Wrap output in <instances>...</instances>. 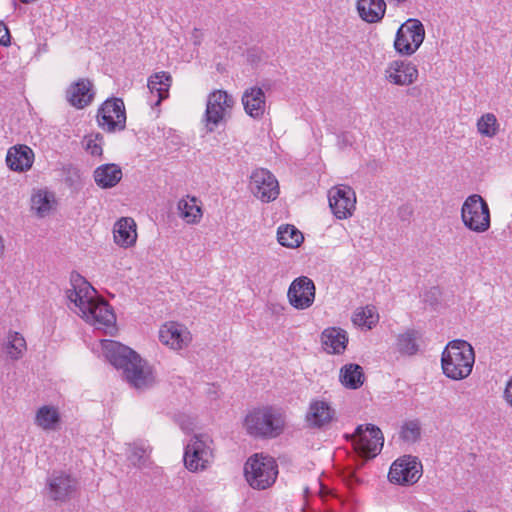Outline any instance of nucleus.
<instances>
[{"label": "nucleus", "mask_w": 512, "mask_h": 512, "mask_svg": "<svg viewBox=\"0 0 512 512\" xmlns=\"http://www.w3.org/2000/svg\"><path fill=\"white\" fill-rule=\"evenodd\" d=\"M105 358L118 370L123 371L127 382L136 389L151 387L155 382L152 368L134 350L112 340H101Z\"/></svg>", "instance_id": "1"}, {"label": "nucleus", "mask_w": 512, "mask_h": 512, "mask_svg": "<svg viewBox=\"0 0 512 512\" xmlns=\"http://www.w3.org/2000/svg\"><path fill=\"white\" fill-rule=\"evenodd\" d=\"M69 309L87 320H115L113 309L96 290L79 274L72 275L70 287L66 290Z\"/></svg>", "instance_id": "2"}, {"label": "nucleus", "mask_w": 512, "mask_h": 512, "mask_svg": "<svg viewBox=\"0 0 512 512\" xmlns=\"http://www.w3.org/2000/svg\"><path fill=\"white\" fill-rule=\"evenodd\" d=\"M285 415L277 407L264 405L248 411L243 420L247 434L256 438H276L285 428Z\"/></svg>", "instance_id": "3"}, {"label": "nucleus", "mask_w": 512, "mask_h": 512, "mask_svg": "<svg viewBox=\"0 0 512 512\" xmlns=\"http://www.w3.org/2000/svg\"><path fill=\"white\" fill-rule=\"evenodd\" d=\"M475 363L473 347L465 340L450 341L441 355L443 374L452 380L466 379Z\"/></svg>", "instance_id": "4"}, {"label": "nucleus", "mask_w": 512, "mask_h": 512, "mask_svg": "<svg viewBox=\"0 0 512 512\" xmlns=\"http://www.w3.org/2000/svg\"><path fill=\"white\" fill-rule=\"evenodd\" d=\"M235 99L227 91L216 89L209 93L202 122L206 132L212 133L219 126L225 125L231 118Z\"/></svg>", "instance_id": "5"}, {"label": "nucleus", "mask_w": 512, "mask_h": 512, "mask_svg": "<svg viewBox=\"0 0 512 512\" xmlns=\"http://www.w3.org/2000/svg\"><path fill=\"white\" fill-rule=\"evenodd\" d=\"M244 475L252 488L264 490L275 483L278 465L275 459L268 455L254 454L245 463Z\"/></svg>", "instance_id": "6"}, {"label": "nucleus", "mask_w": 512, "mask_h": 512, "mask_svg": "<svg viewBox=\"0 0 512 512\" xmlns=\"http://www.w3.org/2000/svg\"><path fill=\"white\" fill-rule=\"evenodd\" d=\"M213 440L207 434H196L187 442L184 449V465L193 473L210 467L214 459Z\"/></svg>", "instance_id": "7"}, {"label": "nucleus", "mask_w": 512, "mask_h": 512, "mask_svg": "<svg viewBox=\"0 0 512 512\" xmlns=\"http://www.w3.org/2000/svg\"><path fill=\"white\" fill-rule=\"evenodd\" d=\"M463 225L475 233H484L491 226L490 209L487 202L478 194L469 195L461 207Z\"/></svg>", "instance_id": "8"}, {"label": "nucleus", "mask_w": 512, "mask_h": 512, "mask_svg": "<svg viewBox=\"0 0 512 512\" xmlns=\"http://www.w3.org/2000/svg\"><path fill=\"white\" fill-rule=\"evenodd\" d=\"M424 39V25L420 20L410 18L398 28L393 46L399 55L410 57L420 48Z\"/></svg>", "instance_id": "9"}, {"label": "nucleus", "mask_w": 512, "mask_h": 512, "mask_svg": "<svg viewBox=\"0 0 512 512\" xmlns=\"http://www.w3.org/2000/svg\"><path fill=\"white\" fill-rule=\"evenodd\" d=\"M423 473L422 463L417 457L404 455L396 459L389 470L388 479L391 483L410 486L418 482Z\"/></svg>", "instance_id": "10"}, {"label": "nucleus", "mask_w": 512, "mask_h": 512, "mask_svg": "<svg viewBox=\"0 0 512 512\" xmlns=\"http://www.w3.org/2000/svg\"><path fill=\"white\" fill-rule=\"evenodd\" d=\"M385 81L394 86L409 87L417 82L419 69L416 64L407 59L389 61L383 71Z\"/></svg>", "instance_id": "11"}, {"label": "nucleus", "mask_w": 512, "mask_h": 512, "mask_svg": "<svg viewBox=\"0 0 512 512\" xmlns=\"http://www.w3.org/2000/svg\"><path fill=\"white\" fill-rule=\"evenodd\" d=\"M355 449L365 457H375L380 453L384 437L380 428L373 424L359 425L353 435Z\"/></svg>", "instance_id": "12"}, {"label": "nucleus", "mask_w": 512, "mask_h": 512, "mask_svg": "<svg viewBox=\"0 0 512 512\" xmlns=\"http://www.w3.org/2000/svg\"><path fill=\"white\" fill-rule=\"evenodd\" d=\"M97 121L99 126L107 132L123 130L126 125V111L122 99L106 100L98 110Z\"/></svg>", "instance_id": "13"}, {"label": "nucleus", "mask_w": 512, "mask_h": 512, "mask_svg": "<svg viewBox=\"0 0 512 512\" xmlns=\"http://www.w3.org/2000/svg\"><path fill=\"white\" fill-rule=\"evenodd\" d=\"M328 201L332 213L337 219L350 218L356 208L355 191L347 185H337L328 191Z\"/></svg>", "instance_id": "14"}, {"label": "nucleus", "mask_w": 512, "mask_h": 512, "mask_svg": "<svg viewBox=\"0 0 512 512\" xmlns=\"http://www.w3.org/2000/svg\"><path fill=\"white\" fill-rule=\"evenodd\" d=\"M77 485L71 475L62 471L53 472L47 479V495L51 500L63 503L74 496Z\"/></svg>", "instance_id": "15"}, {"label": "nucleus", "mask_w": 512, "mask_h": 512, "mask_svg": "<svg viewBox=\"0 0 512 512\" xmlns=\"http://www.w3.org/2000/svg\"><path fill=\"white\" fill-rule=\"evenodd\" d=\"M252 193L263 202L275 200L279 195V184L275 176L266 169H256L250 177Z\"/></svg>", "instance_id": "16"}, {"label": "nucleus", "mask_w": 512, "mask_h": 512, "mask_svg": "<svg viewBox=\"0 0 512 512\" xmlns=\"http://www.w3.org/2000/svg\"><path fill=\"white\" fill-rule=\"evenodd\" d=\"M315 291L314 282L307 276H300L290 284L287 297L292 307L304 310L313 304Z\"/></svg>", "instance_id": "17"}, {"label": "nucleus", "mask_w": 512, "mask_h": 512, "mask_svg": "<svg viewBox=\"0 0 512 512\" xmlns=\"http://www.w3.org/2000/svg\"><path fill=\"white\" fill-rule=\"evenodd\" d=\"M336 411L330 402L323 399L310 401L306 414L305 424L311 429H321L329 426L335 419Z\"/></svg>", "instance_id": "18"}, {"label": "nucleus", "mask_w": 512, "mask_h": 512, "mask_svg": "<svg viewBox=\"0 0 512 512\" xmlns=\"http://www.w3.org/2000/svg\"><path fill=\"white\" fill-rule=\"evenodd\" d=\"M159 340L163 345L178 351L189 346L192 335L181 322H165L159 330Z\"/></svg>", "instance_id": "19"}, {"label": "nucleus", "mask_w": 512, "mask_h": 512, "mask_svg": "<svg viewBox=\"0 0 512 512\" xmlns=\"http://www.w3.org/2000/svg\"><path fill=\"white\" fill-rule=\"evenodd\" d=\"M65 96L71 106L77 109H83L89 106L94 100V85L88 78H80L69 85Z\"/></svg>", "instance_id": "20"}, {"label": "nucleus", "mask_w": 512, "mask_h": 512, "mask_svg": "<svg viewBox=\"0 0 512 512\" xmlns=\"http://www.w3.org/2000/svg\"><path fill=\"white\" fill-rule=\"evenodd\" d=\"M137 225L131 217H121L113 226L114 243L124 249L134 247L137 241Z\"/></svg>", "instance_id": "21"}, {"label": "nucleus", "mask_w": 512, "mask_h": 512, "mask_svg": "<svg viewBox=\"0 0 512 512\" xmlns=\"http://www.w3.org/2000/svg\"><path fill=\"white\" fill-rule=\"evenodd\" d=\"M34 424L46 432L59 430L62 425L60 408L53 404L39 406L35 411Z\"/></svg>", "instance_id": "22"}, {"label": "nucleus", "mask_w": 512, "mask_h": 512, "mask_svg": "<svg viewBox=\"0 0 512 512\" xmlns=\"http://www.w3.org/2000/svg\"><path fill=\"white\" fill-rule=\"evenodd\" d=\"M34 162V152L26 145H16L9 148L6 155L7 166L17 172L28 171Z\"/></svg>", "instance_id": "23"}, {"label": "nucleus", "mask_w": 512, "mask_h": 512, "mask_svg": "<svg viewBox=\"0 0 512 512\" xmlns=\"http://www.w3.org/2000/svg\"><path fill=\"white\" fill-rule=\"evenodd\" d=\"M348 344L347 332L338 327H330L321 333V345L328 354H342Z\"/></svg>", "instance_id": "24"}, {"label": "nucleus", "mask_w": 512, "mask_h": 512, "mask_svg": "<svg viewBox=\"0 0 512 512\" xmlns=\"http://www.w3.org/2000/svg\"><path fill=\"white\" fill-rule=\"evenodd\" d=\"M242 104L245 112L254 119L263 117L266 108L264 91L259 87L246 89L242 96Z\"/></svg>", "instance_id": "25"}, {"label": "nucleus", "mask_w": 512, "mask_h": 512, "mask_svg": "<svg viewBox=\"0 0 512 512\" xmlns=\"http://www.w3.org/2000/svg\"><path fill=\"white\" fill-rule=\"evenodd\" d=\"M386 8L384 0H357L356 2L359 17L369 24L380 22L385 16Z\"/></svg>", "instance_id": "26"}, {"label": "nucleus", "mask_w": 512, "mask_h": 512, "mask_svg": "<svg viewBox=\"0 0 512 512\" xmlns=\"http://www.w3.org/2000/svg\"><path fill=\"white\" fill-rule=\"evenodd\" d=\"M27 350L25 338L21 333L9 331L1 343L3 355L11 361L21 359Z\"/></svg>", "instance_id": "27"}, {"label": "nucleus", "mask_w": 512, "mask_h": 512, "mask_svg": "<svg viewBox=\"0 0 512 512\" xmlns=\"http://www.w3.org/2000/svg\"><path fill=\"white\" fill-rule=\"evenodd\" d=\"M122 170L116 164H103L94 170L93 177L95 183L103 188H112L122 179Z\"/></svg>", "instance_id": "28"}, {"label": "nucleus", "mask_w": 512, "mask_h": 512, "mask_svg": "<svg viewBox=\"0 0 512 512\" xmlns=\"http://www.w3.org/2000/svg\"><path fill=\"white\" fill-rule=\"evenodd\" d=\"M172 85V77L168 72L160 71L148 78L147 87L152 95H156L155 105H159L169 96V89Z\"/></svg>", "instance_id": "29"}, {"label": "nucleus", "mask_w": 512, "mask_h": 512, "mask_svg": "<svg viewBox=\"0 0 512 512\" xmlns=\"http://www.w3.org/2000/svg\"><path fill=\"white\" fill-rule=\"evenodd\" d=\"M178 210L180 217L187 224H198L203 216L201 206L196 197L187 196L182 198L178 202Z\"/></svg>", "instance_id": "30"}, {"label": "nucleus", "mask_w": 512, "mask_h": 512, "mask_svg": "<svg viewBox=\"0 0 512 512\" xmlns=\"http://www.w3.org/2000/svg\"><path fill=\"white\" fill-rule=\"evenodd\" d=\"M339 380L348 389H357L364 382V373L358 364H346L340 369Z\"/></svg>", "instance_id": "31"}, {"label": "nucleus", "mask_w": 512, "mask_h": 512, "mask_svg": "<svg viewBox=\"0 0 512 512\" xmlns=\"http://www.w3.org/2000/svg\"><path fill=\"white\" fill-rule=\"evenodd\" d=\"M422 334L416 330H408L397 338V349L401 354L414 355L418 352Z\"/></svg>", "instance_id": "32"}, {"label": "nucleus", "mask_w": 512, "mask_h": 512, "mask_svg": "<svg viewBox=\"0 0 512 512\" xmlns=\"http://www.w3.org/2000/svg\"><path fill=\"white\" fill-rule=\"evenodd\" d=\"M277 239L284 247L297 248L303 242L304 236L294 225L287 224L278 228Z\"/></svg>", "instance_id": "33"}, {"label": "nucleus", "mask_w": 512, "mask_h": 512, "mask_svg": "<svg viewBox=\"0 0 512 512\" xmlns=\"http://www.w3.org/2000/svg\"><path fill=\"white\" fill-rule=\"evenodd\" d=\"M31 204L37 215L44 217L54 208L55 196L47 190H38L32 195Z\"/></svg>", "instance_id": "34"}, {"label": "nucleus", "mask_w": 512, "mask_h": 512, "mask_svg": "<svg viewBox=\"0 0 512 512\" xmlns=\"http://www.w3.org/2000/svg\"><path fill=\"white\" fill-rule=\"evenodd\" d=\"M476 128L481 136L494 138L499 133L500 124L493 113L487 112L478 118Z\"/></svg>", "instance_id": "35"}, {"label": "nucleus", "mask_w": 512, "mask_h": 512, "mask_svg": "<svg viewBox=\"0 0 512 512\" xmlns=\"http://www.w3.org/2000/svg\"><path fill=\"white\" fill-rule=\"evenodd\" d=\"M151 448L147 441H137L128 446V459L133 465H142L150 454Z\"/></svg>", "instance_id": "36"}, {"label": "nucleus", "mask_w": 512, "mask_h": 512, "mask_svg": "<svg viewBox=\"0 0 512 512\" xmlns=\"http://www.w3.org/2000/svg\"><path fill=\"white\" fill-rule=\"evenodd\" d=\"M421 435L420 423L417 420L406 421L400 431L401 438L409 443L416 442Z\"/></svg>", "instance_id": "37"}, {"label": "nucleus", "mask_w": 512, "mask_h": 512, "mask_svg": "<svg viewBox=\"0 0 512 512\" xmlns=\"http://www.w3.org/2000/svg\"><path fill=\"white\" fill-rule=\"evenodd\" d=\"M102 140L103 137L100 134L85 137L84 146L86 151L92 156H101L103 152Z\"/></svg>", "instance_id": "38"}, {"label": "nucleus", "mask_w": 512, "mask_h": 512, "mask_svg": "<svg viewBox=\"0 0 512 512\" xmlns=\"http://www.w3.org/2000/svg\"><path fill=\"white\" fill-rule=\"evenodd\" d=\"M374 317L379 318L377 308L374 305H366L355 310L352 320H369Z\"/></svg>", "instance_id": "39"}, {"label": "nucleus", "mask_w": 512, "mask_h": 512, "mask_svg": "<svg viewBox=\"0 0 512 512\" xmlns=\"http://www.w3.org/2000/svg\"><path fill=\"white\" fill-rule=\"evenodd\" d=\"M175 422L180 426V428L189 432L192 431L195 427V418L186 413H179L174 416Z\"/></svg>", "instance_id": "40"}, {"label": "nucleus", "mask_w": 512, "mask_h": 512, "mask_svg": "<svg viewBox=\"0 0 512 512\" xmlns=\"http://www.w3.org/2000/svg\"><path fill=\"white\" fill-rule=\"evenodd\" d=\"M93 327L108 335H115L118 331L117 322H93Z\"/></svg>", "instance_id": "41"}, {"label": "nucleus", "mask_w": 512, "mask_h": 512, "mask_svg": "<svg viewBox=\"0 0 512 512\" xmlns=\"http://www.w3.org/2000/svg\"><path fill=\"white\" fill-rule=\"evenodd\" d=\"M441 297V290L438 287H432L424 294L425 302H429L432 306L438 304Z\"/></svg>", "instance_id": "42"}, {"label": "nucleus", "mask_w": 512, "mask_h": 512, "mask_svg": "<svg viewBox=\"0 0 512 512\" xmlns=\"http://www.w3.org/2000/svg\"><path fill=\"white\" fill-rule=\"evenodd\" d=\"M10 43V33L7 26L0 22V44L7 45Z\"/></svg>", "instance_id": "43"}, {"label": "nucleus", "mask_w": 512, "mask_h": 512, "mask_svg": "<svg viewBox=\"0 0 512 512\" xmlns=\"http://www.w3.org/2000/svg\"><path fill=\"white\" fill-rule=\"evenodd\" d=\"M503 398L506 404L512 407V378L507 382L504 389Z\"/></svg>", "instance_id": "44"}, {"label": "nucleus", "mask_w": 512, "mask_h": 512, "mask_svg": "<svg viewBox=\"0 0 512 512\" xmlns=\"http://www.w3.org/2000/svg\"><path fill=\"white\" fill-rule=\"evenodd\" d=\"M355 324H358V327L362 330V331H368V330H371L374 325L373 323L374 322H366V321H363V322H354Z\"/></svg>", "instance_id": "45"}, {"label": "nucleus", "mask_w": 512, "mask_h": 512, "mask_svg": "<svg viewBox=\"0 0 512 512\" xmlns=\"http://www.w3.org/2000/svg\"><path fill=\"white\" fill-rule=\"evenodd\" d=\"M3 250H4L3 239H2V237L0 236V257H1V256H2V254H3Z\"/></svg>", "instance_id": "46"}]
</instances>
